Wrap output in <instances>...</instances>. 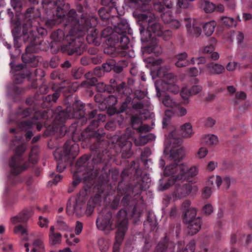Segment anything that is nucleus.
Listing matches in <instances>:
<instances>
[{
	"label": "nucleus",
	"mask_w": 252,
	"mask_h": 252,
	"mask_svg": "<svg viewBox=\"0 0 252 252\" xmlns=\"http://www.w3.org/2000/svg\"><path fill=\"white\" fill-rule=\"evenodd\" d=\"M42 4L43 8H55L56 16L53 20H49L47 24L52 26L56 23L61 22L64 17L66 9H68L69 5L65 3L64 0H43Z\"/></svg>",
	"instance_id": "7"
},
{
	"label": "nucleus",
	"mask_w": 252,
	"mask_h": 252,
	"mask_svg": "<svg viewBox=\"0 0 252 252\" xmlns=\"http://www.w3.org/2000/svg\"><path fill=\"white\" fill-rule=\"evenodd\" d=\"M198 173V169L196 166H192L189 168L185 163L169 164L165 168L164 174L170 177L164 185H160V190L167 189L178 182L189 181Z\"/></svg>",
	"instance_id": "3"
},
{
	"label": "nucleus",
	"mask_w": 252,
	"mask_h": 252,
	"mask_svg": "<svg viewBox=\"0 0 252 252\" xmlns=\"http://www.w3.org/2000/svg\"><path fill=\"white\" fill-rule=\"evenodd\" d=\"M216 121L212 118L208 117L204 122V125L208 127H212L215 124Z\"/></svg>",
	"instance_id": "63"
},
{
	"label": "nucleus",
	"mask_w": 252,
	"mask_h": 252,
	"mask_svg": "<svg viewBox=\"0 0 252 252\" xmlns=\"http://www.w3.org/2000/svg\"><path fill=\"white\" fill-rule=\"evenodd\" d=\"M31 252H45V246L42 239H36L33 241Z\"/></svg>",
	"instance_id": "28"
},
{
	"label": "nucleus",
	"mask_w": 252,
	"mask_h": 252,
	"mask_svg": "<svg viewBox=\"0 0 252 252\" xmlns=\"http://www.w3.org/2000/svg\"><path fill=\"white\" fill-rule=\"evenodd\" d=\"M62 235L60 233L49 234V242L52 246L59 245L62 241Z\"/></svg>",
	"instance_id": "33"
},
{
	"label": "nucleus",
	"mask_w": 252,
	"mask_h": 252,
	"mask_svg": "<svg viewBox=\"0 0 252 252\" xmlns=\"http://www.w3.org/2000/svg\"><path fill=\"white\" fill-rule=\"evenodd\" d=\"M216 26V24L213 21L206 23L203 27L205 34L207 36H211L214 32Z\"/></svg>",
	"instance_id": "30"
},
{
	"label": "nucleus",
	"mask_w": 252,
	"mask_h": 252,
	"mask_svg": "<svg viewBox=\"0 0 252 252\" xmlns=\"http://www.w3.org/2000/svg\"><path fill=\"white\" fill-rule=\"evenodd\" d=\"M106 116L102 114L97 115V120H94L92 122L91 125L88 127L90 131H93L98 126V121L104 122L105 120Z\"/></svg>",
	"instance_id": "36"
},
{
	"label": "nucleus",
	"mask_w": 252,
	"mask_h": 252,
	"mask_svg": "<svg viewBox=\"0 0 252 252\" xmlns=\"http://www.w3.org/2000/svg\"><path fill=\"white\" fill-rule=\"evenodd\" d=\"M204 142L207 145H212L218 143V137L213 134H209L204 137Z\"/></svg>",
	"instance_id": "38"
},
{
	"label": "nucleus",
	"mask_w": 252,
	"mask_h": 252,
	"mask_svg": "<svg viewBox=\"0 0 252 252\" xmlns=\"http://www.w3.org/2000/svg\"><path fill=\"white\" fill-rule=\"evenodd\" d=\"M55 9V12L53 13V19H50V20H53L55 19L54 16H56V9L55 8H48L47 9ZM66 14V13H65ZM49 19H48L46 21V25L49 27H52L54 25L56 24H59L62 22L64 21V25L66 27V28L68 30H69L68 33L66 35L65 38L64 37V33L63 31L61 30H58L56 31H55L52 33L51 34V38L53 40V42H56L58 43L60 45V44H66L64 45L63 48L65 50H66L67 52V54H68V46H69V44L70 42H74L73 40L68 38L67 39V36L69 35L70 31L72 29H74V31H76V27L75 26L73 25H71V23H69V19H68V13L67 15V17H66V14H65L64 17L63 18V19L60 22V23H56L55 24H54L52 26H50L47 24V21L49 20Z\"/></svg>",
	"instance_id": "6"
},
{
	"label": "nucleus",
	"mask_w": 252,
	"mask_h": 252,
	"mask_svg": "<svg viewBox=\"0 0 252 252\" xmlns=\"http://www.w3.org/2000/svg\"><path fill=\"white\" fill-rule=\"evenodd\" d=\"M60 93L56 92L53 94H49L43 98L44 102H56L59 97L60 96Z\"/></svg>",
	"instance_id": "41"
},
{
	"label": "nucleus",
	"mask_w": 252,
	"mask_h": 252,
	"mask_svg": "<svg viewBox=\"0 0 252 252\" xmlns=\"http://www.w3.org/2000/svg\"><path fill=\"white\" fill-rule=\"evenodd\" d=\"M84 108L82 102L79 100H76L72 106H67L65 110L60 111L56 117L55 121L59 123H63L67 119H81L84 116ZM58 110L60 111V108H59Z\"/></svg>",
	"instance_id": "10"
},
{
	"label": "nucleus",
	"mask_w": 252,
	"mask_h": 252,
	"mask_svg": "<svg viewBox=\"0 0 252 252\" xmlns=\"http://www.w3.org/2000/svg\"><path fill=\"white\" fill-rule=\"evenodd\" d=\"M105 103L108 106L115 105L117 102V98L113 95H109L105 99Z\"/></svg>",
	"instance_id": "52"
},
{
	"label": "nucleus",
	"mask_w": 252,
	"mask_h": 252,
	"mask_svg": "<svg viewBox=\"0 0 252 252\" xmlns=\"http://www.w3.org/2000/svg\"><path fill=\"white\" fill-rule=\"evenodd\" d=\"M34 124L33 122L31 120L23 121L20 124V127L22 128H30Z\"/></svg>",
	"instance_id": "59"
},
{
	"label": "nucleus",
	"mask_w": 252,
	"mask_h": 252,
	"mask_svg": "<svg viewBox=\"0 0 252 252\" xmlns=\"http://www.w3.org/2000/svg\"><path fill=\"white\" fill-rule=\"evenodd\" d=\"M204 10L206 13H212L216 9L215 5L212 2L204 0L201 4Z\"/></svg>",
	"instance_id": "39"
},
{
	"label": "nucleus",
	"mask_w": 252,
	"mask_h": 252,
	"mask_svg": "<svg viewBox=\"0 0 252 252\" xmlns=\"http://www.w3.org/2000/svg\"><path fill=\"white\" fill-rule=\"evenodd\" d=\"M77 9L78 13H76V15H75V16L77 18V19L79 21V23L81 25H83V23H84V22H83V23H82V19L83 18L85 20H88L89 21H90L92 16H88L87 14L85 15L82 13L83 7L81 5H78L77 6ZM71 10H72V9ZM73 10H74L75 11V12H76V11L74 9H73Z\"/></svg>",
	"instance_id": "31"
},
{
	"label": "nucleus",
	"mask_w": 252,
	"mask_h": 252,
	"mask_svg": "<svg viewBox=\"0 0 252 252\" xmlns=\"http://www.w3.org/2000/svg\"><path fill=\"white\" fill-rule=\"evenodd\" d=\"M84 73L82 68L74 67L71 70V74L75 79L81 78Z\"/></svg>",
	"instance_id": "42"
},
{
	"label": "nucleus",
	"mask_w": 252,
	"mask_h": 252,
	"mask_svg": "<svg viewBox=\"0 0 252 252\" xmlns=\"http://www.w3.org/2000/svg\"><path fill=\"white\" fill-rule=\"evenodd\" d=\"M193 134L192 126L190 123H186L181 128V134L185 138L191 137Z\"/></svg>",
	"instance_id": "27"
},
{
	"label": "nucleus",
	"mask_w": 252,
	"mask_h": 252,
	"mask_svg": "<svg viewBox=\"0 0 252 252\" xmlns=\"http://www.w3.org/2000/svg\"><path fill=\"white\" fill-rule=\"evenodd\" d=\"M202 90V86L200 85H194L190 89H189V93H190L191 95H195L200 93Z\"/></svg>",
	"instance_id": "55"
},
{
	"label": "nucleus",
	"mask_w": 252,
	"mask_h": 252,
	"mask_svg": "<svg viewBox=\"0 0 252 252\" xmlns=\"http://www.w3.org/2000/svg\"><path fill=\"white\" fill-rule=\"evenodd\" d=\"M208 72L212 75H219L225 72V67L219 63L211 62L206 65Z\"/></svg>",
	"instance_id": "21"
},
{
	"label": "nucleus",
	"mask_w": 252,
	"mask_h": 252,
	"mask_svg": "<svg viewBox=\"0 0 252 252\" xmlns=\"http://www.w3.org/2000/svg\"><path fill=\"white\" fill-rule=\"evenodd\" d=\"M163 104L167 107L174 108L178 105V103L174 100L169 95H165L162 98Z\"/></svg>",
	"instance_id": "34"
},
{
	"label": "nucleus",
	"mask_w": 252,
	"mask_h": 252,
	"mask_svg": "<svg viewBox=\"0 0 252 252\" xmlns=\"http://www.w3.org/2000/svg\"><path fill=\"white\" fill-rule=\"evenodd\" d=\"M120 39H118L120 40V46L121 47L123 50L120 53V56L121 57H125L126 55V50L128 48V46L129 44V39L128 37L126 35V34H122L119 35Z\"/></svg>",
	"instance_id": "25"
},
{
	"label": "nucleus",
	"mask_w": 252,
	"mask_h": 252,
	"mask_svg": "<svg viewBox=\"0 0 252 252\" xmlns=\"http://www.w3.org/2000/svg\"><path fill=\"white\" fill-rule=\"evenodd\" d=\"M169 69V67L167 66L160 67L157 71V76L163 78L167 73H169L168 72Z\"/></svg>",
	"instance_id": "49"
},
{
	"label": "nucleus",
	"mask_w": 252,
	"mask_h": 252,
	"mask_svg": "<svg viewBox=\"0 0 252 252\" xmlns=\"http://www.w3.org/2000/svg\"><path fill=\"white\" fill-rule=\"evenodd\" d=\"M76 12L74 10H70L68 12V19L69 23L71 25H73L76 27V31L74 29H72L67 36L73 40L74 43L70 42L68 48V55H72L76 54L77 55L81 54L82 50L81 46L83 44V36L86 32H88V34L86 37V40L89 44H93L95 46H98L100 44V38L98 36V32L95 28L94 26L97 24V18L94 16H92L89 21L85 20L83 18L82 19V23L84 22L83 25H81L79 21L77 19L75 16Z\"/></svg>",
	"instance_id": "1"
},
{
	"label": "nucleus",
	"mask_w": 252,
	"mask_h": 252,
	"mask_svg": "<svg viewBox=\"0 0 252 252\" xmlns=\"http://www.w3.org/2000/svg\"><path fill=\"white\" fill-rule=\"evenodd\" d=\"M222 182V179L219 176L213 175L209 177L207 182V185L212 187V189L216 185L217 188H219Z\"/></svg>",
	"instance_id": "32"
},
{
	"label": "nucleus",
	"mask_w": 252,
	"mask_h": 252,
	"mask_svg": "<svg viewBox=\"0 0 252 252\" xmlns=\"http://www.w3.org/2000/svg\"><path fill=\"white\" fill-rule=\"evenodd\" d=\"M154 8L159 12H163L167 9L171 8L173 2L171 0H157L153 3Z\"/></svg>",
	"instance_id": "20"
},
{
	"label": "nucleus",
	"mask_w": 252,
	"mask_h": 252,
	"mask_svg": "<svg viewBox=\"0 0 252 252\" xmlns=\"http://www.w3.org/2000/svg\"><path fill=\"white\" fill-rule=\"evenodd\" d=\"M212 194V187L207 186L202 190V196L203 198H209Z\"/></svg>",
	"instance_id": "48"
},
{
	"label": "nucleus",
	"mask_w": 252,
	"mask_h": 252,
	"mask_svg": "<svg viewBox=\"0 0 252 252\" xmlns=\"http://www.w3.org/2000/svg\"><path fill=\"white\" fill-rule=\"evenodd\" d=\"M79 153V146L71 140H67L64 144L63 150L61 152L56 151L54 156L57 160L61 161L57 165V170L62 172L66 167L64 162L67 161L70 158H74Z\"/></svg>",
	"instance_id": "4"
},
{
	"label": "nucleus",
	"mask_w": 252,
	"mask_h": 252,
	"mask_svg": "<svg viewBox=\"0 0 252 252\" xmlns=\"http://www.w3.org/2000/svg\"><path fill=\"white\" fill-rule=\"evenodd\" d=\"M198 188L196 186H192L189 184H185L182 186H178L176 189V195L180 198L185 197L190 194L192 191L196 192Z\"/></svg>",
	"instance_id": "16"
},
{
	"label": "nucleus",
	"mask_w": 252,
	"mask_h": 252,
	"mask_svg": "<svg viewBox=\"0 0 252 252\" xmlns=\"http://www.w3.org/2000/svg\"><path fill=\"white\" fill-rule=\"evenodd\" d=\"M158 252H172V250H169L166 243L160 242L157 247Z\"/></svg>",
	"instance_id": "51"
},
{
	"label": "nucleus",
	"mask_w": 252,
	"mask_h": 252,
	"mask_svg": "<svg viewBox=\"0 0 252 252\" xmlns=\"http://www.w3.org/2000/svg\"><path fill=\"white\" fill-rule=\"evenodd\" d=\"M26 150V146L25 144H21L16 147L14 150L15 154L11 157L9 163L11 174L17 175L28 167L27 162L22 164L23 161L22 156Z\"/></svg>",
	"instance_id": "11"
},
{
	"label": "nucleus",
	"mask_w": 252,
	"mask_h": 252,
	"mask_svg": "<svg viewBox=\"0 0 252 252\" xmlns=\"http://www.w3.org/2000/svg\"><path fill=\"white\" fill-rule=\"evenodd\" d=\"M161 18L165 23L169 24L173 19V17L171 12L167 11L162 14Z\"/></svg>",
	"instance_id": "50"
},
{
	"label": "nucleus",
	"mask_w": 252,
	"mask_h": 252,
	"mask_svg": "<svg viewBox=\"0 0 252 252\" xmlns=\"http://www.w3.org/2000/svg\"><path fill=\"white\" fill-rule=\"evenodd\" d=\"M184 21L187 33L189 36L198 37L201 35V29L195 19L186 17L184 18Z\"/></svg>",
	"instance_id": "13"
},
{
	"label": "nucleus",
	"mask_w": 252,
	"mask_h": 252,
	"mask_svg": "<svg viewBox=\"0 0 252 252\" xmlns=\"http://www.w3.org/2000/svg\"><path fill=\"white\" fill-rule=\"evenodd\" d=\"M127 215L126 210H120L117 215L116 225H115L112 219V213L109 211L104 210L99 214L96 220V225L97 229L103 231L105 235H108L111 231L117 227L118 230L115 236V242L113 247V252H119L120 246L127 230Z\"/></svg>",
	"instance_id": "2"
},
{
	"label": "nucleus",
	"mask_w": 252,
	"mask_h": 252,
	"mask_svg": "<svg viewBox=\"0 0 252 252\" xmlns=\"http://www.w3.org/2000/svg\"><path fill=\"white\" fill-rule=\"evenodd\" d=\"M49 222V221L48 218H44L42 216L39 217L38 224L40 227L47 228L48 226Z\"/></svg>",
	"instance_id": "54"
},
{
	"label": "nucleus",
	"mask_w": 252,
	"mask_h": 252,
	"mask_svg": "<svg viewBox=\"0 0 252 252\" xmlns=\"http://www.w3.org/2000/svg\"><path fill=\"white\" fill-rule=\"evenodd\" d=\"M188 224V233L190 235L196 234L201 229L202 221L200 217H197L190 222H185Z\"/></svg>",
	"instance_id": "19"
},
{
	"label": "nucleus",
	"mask_w": 252,
	"mask_h": 252,
	"mask_svg": "<svg viewBox=\"0 0 252 252\" xmlns=\"http://www.w3.org/2000/svg\"><path fill=\"white\" fill-rule=\"evenodd\" d=\"M31 24L24 23L23 25L22 34L20 36L18 32L19 27H16L12 31L15 40H17L20 37H21L25 42L29 43V45L26 47L27 52H36L35 46L40 44V41H37V39L39 38L36 35V31L37 28L34 27H29Z\"/></svg>",
	"instance_id": "5"
},
{
	"label": "nucleus",
	"mask_w": 252,
	"mask_h": 252,
	"mask_svg": "<svg viewBox=\"0 0 252 252\" xmlns=\"http://www.w3.org/2000/svg\"><path fill=\"white\" fill-rule=\"evenodd\" d=\"M172 33L170 30H165L163 31L162 30V33L160 36H162L164 40H168L170 39L172 36Z\"/></svg>",
	"instance_id": "62"
},
{
	"label": "nucleus",
	"mask_w": 252,
	"mask_h": 252,
	"mask_svg": "<svg viewBox=\"0 0 252 252\" xmlns=\"http://www.w3.org/2000/svg\"><path fill=\"white\" fill-rule=\"evenodd\" d=\"M146 188V187L142 185L141 182H139L137 183L133 188L132 192L134 193L135 195H137L140 194L142 190L145 189Z\"/></svg>",
	"instance_id": "46"
},
{
	"label": "nucleus",
	"mask_w": 252,
	"mask_h": 252,
	"mask_svg": "<svg viewBox=\"0 0 252 252\" xmlns=\"http://www.w3.org/2000/svg\"><path fill=\"white\" fill-rule=\"evenodd\" d=\"M71 206L67 205L66 207V212L69 215H71L72 213L74 214L77 217H81L85 215V203L82 201H80L79 199L76 200L75 204L73 206V212L70 210Z\"/></svg>",
	"instance_id": "17"
},
{
	"label": "nucleus",
	"mask_w": 252,
	"mask_h": 252,
	"mask_svg": "<svg viewBox=\"0 0 252 252\" xmlns=\"http://www.w3.org/2000/svg\"><path fill=\"white\" fill-rule=\"evenodd\" d=\"M208 153V151L207 148L205 147H201L195 154V157L200 159L203 158L206 156Z\"/></svg>",
	"instance_id": "45"
},
{
	"label": "nucleus",
	"mask_w": 252,
	"mask_h": 252,
	"mask_svg": "<svg viewBox=\"0 0 252 252\" xmlns=\"http://www.w3.org/2000/svg\"><path fill=\"white\" fill-rule=\"evenodd\" d=\"M203 212L207 215H210L213 211V207L211 204H207L202 209Z\"/></svg>",
	"instance_id": "58"
},
{
	"label": "nucleus",
	"mask_w": 252,
	"mask_h": 252,
	"mask_svg": "<svg viewBox=\"0 0 252 252\" xmlns=\"http://www.w3.org/2000/svg\"><path fill=\"white\" fill-rule=\"evenodd\" d=\"M83 224L80 221H77L75 223V233L77 235H79L83 229Z\"/></svg>",
	"instance_id": "61"
},
{
	"label": "nucleus",
	"mask_w": 252,
	"mask_h": 252,
	"mask_svg": "<svg viewBox=\"0 0 252 252\" xmlns=\"http://www.w3.org/2000/svg\"><path fill=\"white\" fill-rule=\"evenodd\" d=\"M35 52H27L26 51V52L22 56L23 62L26 63L31 62L33 58V56L32 55V53Z\"/></svg>",
	"instance_id": "47"
},
{
	"label": "nucleus",
	"mask_w": 252,
	"mask_h": 252,
	"mask_svg": "<svg viewBox=\"0 0 252 252\" xmlns=\"http://www.w3.org/2000/svg\"><path fill=\"white\" fill-rule=\"evenodd\" d=\"M185 156V150L182 147L173 148L170 151L169 159L170 161L180 162Z\"/></svg>",
	"instance_id": "18"
},
{
	"label": "nucleus",
	"mask_w": 252,
	"mask_h": 252,
	"mask_svg": "<svg viewBox=\"0 0 252 252\" xmlns=\"http://www.w3.org/2000/svg\"><path fill=\"white\" fill-rule=\"evenodd\" d=\"M134 143L137 146H141L146 145L148 141L146 136L144 135L140 136L139 138L134 139Z\"/></svg>",
	"instance_id": "44"
},
{
	"label": "nucleus",
	"mask_w": 252,
	"mask_h": 252,
	"mask_svg": "<svg viewBox=\"0 0 252 252\" xmlns=\"http://www.w3.org/2000/svg\"><path fill=\"white\" fill-rule=\"evenodd\" d=\"M144 52L148 54H154L156 56H159L162 52L161 46L157 42H153L149 46L144 48Z\"/></svg>",
	"instance_id": "23"
},
{
	"label": "nucleus",
	"mask_w": 252,
	"mask_h": 252,
	"mask_svg": "<svg viewBox=\"0 0 252 252\" xmlns=\"http://www.w3.org/2000/svg\"><path fill=\"white\" fill-rule=\"evenodd\" d=\"M56 225L58 229L61 231H70L71 228L64 220V218L59 216L57 218Z\"/></svg>",
	"instance_id": "29"
},
{
	"label": "nucleus",
	"mask_w": 252,
	"mask_h": 252,
	"mask_svg": "<svg viewBox=\"0 0 252 252\" xmlns=\"http://www.w3.org/2000/svg\"><path fill=\"white\" fill-rule=\"evenodd\" d=\"M133 3L135 10L133 12V16L137 21L151 22L155 19V15L149 12L151 9L150 2L151 0H128Z\"/></svg>",
	"instance_id": "8"
},
{
	"label": "nucleus",
	"mask_w": 252,
	"mask_h": 252,
	"mask_svg": "<svg viewBox=\"0 0 252 252\" xmlns=\"http://www.w3.org/2000/svg\"><path fill=\"white\" fill-rule=\"evenodd\" d=\"M98 245L101 252H106L109 248V241L104 238L98 240Z\"/></svg>",
	"instance_id": "37"
},
{
	"label": "nucleus",
	"mask_w": 252,
	"mask_h": 252,
	"mask_svg": "<svg viewBox=\"0 0 252 252\" xmlns=\"http://www.w3.org/2000/svg\"><path fill=\"white\" fill-rule=\"evenodd\" d=\"M156 17H155L154 20L151 22H147L145 21H137L138 24L140 25V28L139 31L141 34V41L145 42L148 40L147 37H144V33L148 34L149 38L151 35V32H153L156 36H160L162 33V29L161 25L157 22H155Z\"/></svg>",
	"instance_id": "12"
},
{
	"label": "nucleus",
	"mask_w": 252,
	"mask_h": 252,
	"mask_svg": "<svg viewBox=\"0 0 252 252\" xmlns=\"http://www.w3.org/2000/svg\"><path fill=\"white\" fill-rule=\"evenodd\" d=\"M101 4L111 9L116 6V0H101Z\"/></svg>",
	"instance_id": "53"
},
{
	"label": "nucleus",
	"mask_w": 252,
	"mask_h": 252,
	"mask_svg": "<svg viewBox=\"0 0 252 252\" xmlns=\"http://www.w3.org/2000/svg\"><path fill=\"white\" fill-rule=\"evenodd\" d=\"M222 23L228 27H233L237 25V22L231 17H224L221 18Z\"/></svg>",
	"instance_id": "40"
},
{
	"label": "nucleus",
	"mask_w": 252,
	"mask_h": 252,
	"mask_svg": "<svg viewBox=\"0 0 252 252\" xmlns=\"http://www.w3.org/2000/svg\"><path fill=\"white\" fill-rule=\"evenodd\" d=\"M89 157L88 156H83L78 160L76 164L78 166H82L86 163V162L89 160Z\"/></svg>",
	"instance_id": "64"
},
{
	"label": "nucleus",
	"mask_w": 252,
	"mask_h": 252,
	"mask_svg": "<svg viewBox=\"0 0 252 252\" xmlns=\"http://www.w3.org/2000/svg\"><path fill=\"white\" fill-rule=\"evenodd\" d=\"M195 249V243L194 240H192L187 244L185 249L179 250L178 252H194Z\"/></svg>",
	"instance_id": "43"
},
{
	"label": "nucleus",
	"mask_w": 252,
	"mask_h": 252,
	"mask_svg": "<svg viewBox=\"0 0 252 252\" xmlns=\"http://www.w3.org/2000/svg\"><path fill=\"white\" fill-rule=\"evenodd\" d=\"M190 202L186 200L182 204V207L184 212V221L185 222H190L196 218L197 210L195 208L190 207Z\"/></svg>",
	"instance_id": "15"
},
{
	"label": "nucleus",
	"mask_w": 252,
	"mask_h": 252,
	"mask_svg": "<svg viewBox=\"0 0 252 252\" xmlns=\"http://www.w3.org/2000/svg\"><path fill=\"white\" fill-rule=\"evenodd\" d=\"M14 234L20 235L25 240H28V230L26 226L19 224L14 227L13 229Z\"/></svg>",
	"instance_id": "26"
},
{
	"label": "nucleus",
	"mask_w": 252,
	"mask_h": 252,
	"mask_svg": "<svg viewBox=\"0 0 252 252\" xmlns=\"http://www.w3.org/2000/svg\"><path fill=\"white\" fill-rule=\"evenodd\" d=\"M91 200H90L87 204V207L86 208L85 207V211H86L85 214L87 216H89L91 215V214L94 212V205H92V204H91Z\"/></svg>",
	"instance_id": "56"
},
{
	"label": "nucleus",
	"mask_w": 252,
	"mask_h": 252,
	"mask_svg": "<svg viewBox=\"0 0 252 252\" xmlns=\"http://www.w3.org/2000/svg\"><path fill=\"white\" fill-rule=\"evenodd\" d=\"M188 54L186 52H183L177 55L175 59L176 60L175 64L178 67H182L189 65L190 62L187 60Z\"/></svg>",
	"instance_id": "24"
},
{
	"label": "nucleus",
	"mask_w": 252,
	"mask_h": 252,
	"mask_svg": "<svg viewBox=\"0 0 252 252\" xmlns=\"http://www.w3.org/2000/svg\"><path fill=\"white\" fill-rule=\"evenodd\" d=\"M40 16V13L38 9H35L33 7L28 8L25 12V19L26 22L25 23H30L29 27H34L37 28L39 25L38 19Z\"/></svg>",
	"instance_id": "14"
},
{
	"label": "nucleus",
	"mask_w": 252,
	"mask_h": 252,
	"mask_svg": "<svg viewBox=\"0 0 252 252\" xmlns=\"http://www.w3.org/2000/svg\"><path fill=\"white\" fill-rule=\"evenodd\" d=\"M113 33V31L112 28L110 27H107L104 29L101 33V36L106 39V41H108L110 42V44H113V41H114V43L116 42V41L114 39H111V35Z\"/></svg>",
	"instance_id": "35"
},
{
	"label": "nucleus",
	"mask_w": 252,
	"mask_h": 252,
	"mask_svg": "<svg viewBox=\"0 0 252 252\" xmlns=\"http://www.w3.org/2000/svg\"><path fill=\"white\" fill-rule=\"evenodd\" d=\"M173 113L171 110H166L165 112V117L163 119L162 124L163 126L167 125V123L170 118L173 115Z\"/></svg>",
	"instance_id": "57"
},
{
	"label": "nucleus",
	"mask_w": 252,
	"mask_h": 252,
	"mask_svg": "<svg viewBox=\"0 0 252 252\" xmlns=\"http://www.w3.org/2000/svg\"><path fill=\"white\" fill-rule=\"evenodd\" d=\"M177 76L172 73H167L163 79L157 80L155 84L157 96L160 97L162 92L169 91L174 94L179 93L180 89L177 84Z\"/></svg>",
	"instance_id": "9"
},
{
	"label": "nucleus",
	"mask_w": 252,
	"mask_h": 252,
	"mask_svg": "<svg viewBox=\"0 0 252 252\" xmlns=\"http://www.w3.org/2000/svg\"><path fill=\"white\" fill-rule=\"evenodd\" d=\"M64 237L66 238V243L68 245H75L80 241L79 239L76 237H74L73 238H72V239H68L67 234H64Z\"/></svg>",
	"instance_id": "60"
},
{
	"label": "nucleus",
	"mask_w": 252,
	"mask_h": 252,
	"mask_svg": "<svg viewBox=\"0 0 252 252\" xmlns=\"http://www.w3.org/2000/svg\"><path fill=\"white\" fill-rule=\"evenodd\" d=\"M130 28L129 25L126 20H122L115 27V31L119 35L126 34L127 32L130 33Z\"/></svg>",
	"instance_id": "22"
}]
</instances>
